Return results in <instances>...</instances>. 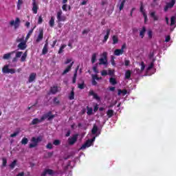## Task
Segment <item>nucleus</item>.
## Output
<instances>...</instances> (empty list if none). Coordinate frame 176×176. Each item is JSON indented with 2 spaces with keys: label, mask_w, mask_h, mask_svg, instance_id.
<instances>
[{
  "label": "nucleus",
  "mask_w": 176,
  "mask_h": 176,
  "mask_svg": "<svg viewBox=\"0 0 176 176\" xmlns=\"http://www.w3.org/2000/svg\"><path fill=\"white\" fill-rule=\"evenodd\" d=\"M43 141V137L42 136H38V138H32L31 139V142H32L33 143H31L29 145V148H35L36 146H38V144L41 142Z\"/></svg>",
  "instance_id": "1"
},
{
  "label": "nucleus",
  "mask_w": 176,
  "mask_h": 176,
  "mask_svg": "<svg viewBox=\"0 0 176 176\" xmlns=\"http://www.w3.org/2000/svg\"><path fill=\"white\" fill-rule=\"evenodd\" d=\"M54 118H55V115L52 114V111H50L47 113L43 114L41 119L43 121H45L46 119L48 121H52Z\"/></svg>",
  "instance_id": "2"
},
{
  "label": "nucleus",
  "mask_w": 176,
  "mask_h": 176,
  "mask_svg": "<svg viewBox=\"0 0 176 176\" xmlns=\"http://www.w3.org/2000/svg\"><path fill=\"white\" fill-rule=\"evenodd\" d=\"M175 3H176V0H170L169 2L165 3L164 11L165 12H168L169 9H172L173 8H174V6Z\"/></svg>",
  "instance_id": "3"
},
{
  "label": "nucleus",
  "mask_w": 176,
  "mask_h": 176,
  "mask_svg": "<svg viewBox=\"0 0 176 176\" xmlns=\"http://www.w3.org/2000/svg\"><path fill=\"white\" fill-rule=\"evenodd\" d=\"M78 139V134H74L72 138H69V139H67V144H69L70 146H73L74 144H76Z\"/></svg>",
  "instance_id": "4"
},
{
  "label": "nucleus",
  "mask_w": 176,
  "mask_h": 176,
  "mask_svg": "<svg viewBox=\"0 0 176 176\" xmlns=\"http://www.w3.org/2000/svg\"><path fill=\"white\" fill-rule=\"evenodd\" d=\"M102 56L103 58H100L99 65H107V53L103 52Z\"/></svg>",
  "instance_id": "5"
},
{
  "label": "nucleus",
  "mask_w": 176,
  "mask_h": 176,
  "mask_svg": "<svg viewBox=\"0 0 176 176\" xmlns=\"http://www.w3.org/2000/svg\"><path fill=\"white\" fill-rule=\"evenodd\" d=\"M2 72L6 74H14L15 73V69H9V65H5L2 68Z\"/></svg>",
  "instance_id": "6"
},
{
  "label": "nucleus",
  "mask_w": 176,
  "mask_h": 176,
  "mask_svg": "<svg viewBox=\"0 0 176 176\" xmlns=\"http://www.w3.org/2000/svg\"><path fill=\"white\" fill-rule=\"evenodd\" d=\"M56 19H58V23L66 21V16H63V11L61 10H58V12L56 13Z\"/></svg>",
  "instance_id": "7"
},
{
  "label": "nucleus",
  "mask_w": 176,
  "mask_h": 176,
  "mask_svg": "<svg viewBox=\"0 0 176 176\" xmlns=\"http://www.w3.org/2000/svg\"><path fill=\"white\" fill-rule=\"evenodd\" d=\"M10 26H14L15 30L19 28V27L20 25V19H19V18H16L15 21H14V20L10 21Z\"/></svg>",
  "instance_id": "8"
},
{
  "label": "nucleus",
  "mask_w": 176,
  "mask_h": 176,
  "mask_svg": "<svg viewBox=\"0 0 176 176\" xmlns=\"http://www.w3.org/2000/svg\"><path fill=\"white\" fill-rule=\"evenodd\" d=\"M88 96H93V99H95L97 101H100L101 98H100L99 96L97 95V94H95L94 90H90L88 93Z\"/></svg>",
  "instance_id": "9"
},
{
  "label": "nucleus",
  "mask_w": 176,
  "mask_h": 176,
  "mask_svg": "<svg viewBox=\"0 0 176 176\" xmlns=\"http://www.w3.org/2000/svg\"><path fill=\"white\" fill-rule=\"evenodd\" d=\"M55 174V172L52 169H44L43 173H41V176H46V175H49L50 176H53Z\"/></svg>",
  "instance_id": "10"
},
{
  "label": "nucleus",
  "mask_w": 176,
  "mask_h": 176,
  "mask_svg": "<svg viewBox=\"0 0 176 176\" xmlns=\"http://www.w3.org/2000/svg\"><path fill=\"white\" fill-rule=\"evenodd\" d=\"M38 7L37 3H36V0H32V12L34 14H37L38 13Z\"/></svg>",
  "instance_id": "11"
},
{
  "label": "nucleus",
  "mask_w": 176,
  "mask_h": 176,
  "mask_svg": "<svg viewBox=\"0 0 176 176\" xmlns=\"http://www.w3.org/2000/svg\"><path fill=\"white\" fill-rule=\"evenodd\" d=\"M58 92H60L59 87L58 86H53L50 88V93L52 95H55Z\"/></svg>",
  "instance_id": "12"
},
{
  "label": "nucleus",
  "mask_w": 176,
  "mask_h": 176,
  "mask_svg": "<svg viewBox=\"0 0 176 176\" xmlns=\"http://www.w3.org/2000/svg\"><path fill=\"white\" fill-rule=\"evenodd\" d=\"M91 145H92V144L90 141H86L85 143L82 145L81 148H80V150L84 151L87 148L91 146Z\"/></svg>",
  "instance_id": "13"
},
{
  "label": "nucleus",
  "mask_w": 176,
  "mask_h": 176,
  "mask_svg": "<svg viewBox=\"0 0 176 176\" xmlns=\"http://www.w3.org/2000/svg\"><path fill=\"white\" fill-rule=\"evenodd\" d=\"M47 52H48V41L46 40L45 44L44 45V47L43 48V52H41V54L43 55H45L46 54H47Z\"/></svg>",
  "instance_id": "14"
},
{
  "label": "nucleus",
  "mask_w": 176,
  "mask_h": 176,
  "mask_svg": "<svg viewBox=\"0 0 176 176\" xmlns=\"http://www.w3.org/2000/svg\"><path fill=\"white\" fill-rule=\"evenodd\" d=\"M110 32H111L110 29L106 30V35H104V37L103 38V40H102L103 43H106L108 38H109Z\"/></svg>",
  "instance_id": "15"
},
{
  "label": "nucleus",
  "mask_w": 176,
  "mask_h": 176,
  "mask_svg": "<svg viewBox=\"0 0 176 176\" xmlns=\"http://www.w3.org/2000/svg\"><path fill=\"white\" fill-rule=\"evenodd\" d=\"M74 64V62H72L71 65H67L66 69H65V70L63 71V73H62V75H65L67 73H68L69 71H71L72 67H73Z\"/></svg>",
  "instance_id": "16"
},
{
  "label": "nucleus",
  "mask_w": 176,
  "mask_h": 176,
  "mask_svg": "<svg viewBox=\"0 0 176 176\" xmlns=\"http://www.w3.org/2000/svg\"><path fill=\"white\" fill-rule=\"evenodd\" d=\"M140 12H141L142 14H143V16L144 18V21H146V19H147V16H146V14L145 12V10L144 9L143 3H141Z\"/></svg>",
  "instance_id": "17"
},
{
  "label": "nucleus",
  "mask_w": 176,
  "mask_h": 176,
  "mask_svg": "<svg viewBox=\"0 0 176 176\" xmlns=\"http://www.w3.org/2000/svg\"><path fill=\"white\" fill-rule=\"evenodd\" d=\"M15 54V51H12L11 52H9L8 54H5L3 56V60H9L10 58H11V56L12 54Z\"/></svg>",
  "instance_id": "18"
},
{
  "label": "nucleus",
  "mask_w": 176,
  "mask_h": 176,
  "mask_svg": "<svg viewBox=\"0 0 176 176\" xmlns=\"http://www.w3.org/2000/svg\"><path fill=\"white\" fill-rule=\"evenodd\" d=\"M17 47L18 48H19L20 50H25L27 48V43H20Z\"/></svg>",
  "instance_id": "19"
},
{
  "label": "nucleus",
  "mask_w": 176,
  "mask_h": 176,
  "mask_svg": "<svg viewBox=\"0 0 176 176\" xmlns=\"http://www.w3.org/2000/svg\"><path fill=\"white\" fill-rule=\"evenodd\" d=\"M36 73H31L30 78H28V82L32 83L36 79Z\"/></svg>",
  "instance_id": "20"
},
{
  "label": "nucleus",
  "mask_w": 176,
  "mask_h": 176,
  "mask_svg": "<svg viewBox=\"0 0 176 176\" xmlns=\"http://www.w3.org/2000/svg\"><path fill=\"white\" fill-rule=\"evenodd\" d=\"M44 120H42L41 118L40 120L38 118H34L33 120L31 122V125H37L38 123H41Z\"/></svg>",
  "instance_id": "21"
},
{
  "label": "nucleus",
  "mask_w": 176,
  "mask_h": 176,
  "mask_svg": "<svg viewBox=\"0 0 176 176\" xmlns=\"http://www.w3.org/2000/svg\"><path fill=\"white\" fill-rule=\"evenodd\" d=\"M43 38V30L40 31V33H38V37L36 39V42L39 43L41 41H42Z\"/></svg>",
  "instance_id": "22"
},
{
  "label": "nucleus",
  "mask_w": 176,
  "mask_h": 176,
  "mask_svg": "<svg viewBox=\"0 0 176 176\" xmlns=\"http://www.w3.org/2000/svg\"><path fill=\"white\" fill-rule=\"evenodd\" d=\"M146 32V28L145 26H143V28H142V30L140 31V34L141 38H144V37L145 36Z\"/></svg>",
  "instance_id": "23"
},
{
  "label": "nucleus",
  "mask_w": 176,
  "mask_h": 176,
  "mask_svg": "<svg viewBox=\"0 0 176 176\" xmlns=\"http://www.w3.org/2000/svg\"><path fill=\"white\" fill-rule=\"evenodd\" d=\"M124 52V50H123L116 49L113 52V54H115V56H120Z\"/></svg>",
  "instance_id": "24"
},
{
  "label": "nucleus",
  "mask_w": 176,
  "mask_h": 176,
  "mask_svg": "<svg viewBox=\"0 0 176 176\" xmlns=\"http://www.w3.org/2000/svg\"><path fill=\"white\" fill-rule=\"evenodd\" d=\"M28 51H25V53L23 54V56L21 57V62H25L27 58Z\"/></svg>",
  "instance_id": "25"
},
{
  "label": "nucleus",
  "mask_w": 176,
  "mask_h": 176,
  "mask_svg": "<svg viewBox=\"0 0 176 176\" xmlns=\"http://www.w3.org/2000/svg\"><path fill=\"white\" fill-rule=\"evenodd\" d=\"M74 99V88H72L71 94L69 95V100H73Z\"/></svg>",
  "instance_id": "26"
},
{
  "label": "nucleus",
  "mask_w": 176,
  "mask_h": 176,
  "mask_svg": "<svg viewBox=\"0 0 176 176\" xmlns=\"http://www.w3.org/2000/svg\"><path fill=\"white\" fill-rule=\"evenodd\" d=\"M55 21V18L54 16H51L50 21H49V25H50L51 28L54 27Z\"/></svg>",
  "instance_id": "27"
},
{
  "label": "nucleus",
  "mask_w": 176,
  "mask_h": 176,
  "mask_svg": "<svg viewBox=\"0 0 176 176\" xmlns=\"http://www.w3.org/2000/svg\"><path fill=\"white\" fill-rule=\"evenodd\" d=\"M34 30V28H33L32 29H31L30 30V32H28V35H26V37H25V41H28L30 38V37L32 34Z\"/></svg>",
  "instance_id": "28"
},
{
  "label": "nucleus",
  "mask_w": 176,
  "mask_h": 176,
  "mask_svg": "<svg viewBox=\"0 0 176 176\" xmlns=\"http://www.w3.org/2000/svg\"><path fill=\"white\" fill-rule=\"evenodd\" d=\"M97 131H98V126H96V124H94V125L93 126L92 129H91V133H92V135L96 134Z\"/></svg>",
  "instance_id": "29"
},
{
  "label": "nucleus",
  "mask_w": 176,
  "mask_h": 176,
  "mask_svg": "<svg viewBox=\"0 0 176 176\" xmlns=\"http://www.w3.org/2000/svg\"><path fill=\"white\" fill-rule=\"evenodd\" d=\"M109 82H110V84L112 85H117V80L114 78H110Z\"/></svg>",
  "instance_id": "30"
},
{
  "label": "nucleus",
  "mask_w": 176,
  "mask_h": 176,
  "mask_svg": "<svg viewBox=\"0 0 176 176\" xmlns=\"http://www.w3.org/2000/svg\"><path fill=\"white\" fill-rule=\"evenodd\" d=\"M113 113H114V111H113L112 109H109L107 113L109 118H112Z\"/></svg>",
  "instance_id": "31"
},
{
  "label": "nucleus",
  "mask_w": 176,
  "mask_h": 176,
  "mask_svg": "<svg viewBox=\"0 0 176 176\" xmlns=\"http://www.w3.org/2000/svg\"><path fill=\"white\" fill-rule=\"evenodd\" d=\"M122 94H123V96H125L126 94H127V90H126V89H124V90L118 89V95L120 96Z\"/></svg>",
  "instance_id": "32"
},
{
  "label": "nucleus",
  "mask_w": 176,
  "mask_h": 176,
  "mask_svg": "<svg viewBox=\"0 0 176 176\" xmlns=\"http://www.w3.org/2000/svg\"><path fill=\"white\" fill-rule=\"evenodd\" d=\"M113 39V45H116L118 43V38L116 35H113L112 37Z\"/></svg>",
  "instance_id": "33"
},
{
  "label": "nucleus",
  "mask_w": 176,
  "mask_h": 176,
  "mask_svg": "<svg viewBox=\"0 0 176 176\" xmlns=\"http://www.w3.org/2000/svg\"><path fill=\"white\" fill-rule=\"evenodd\" d=\"M22 5H23V0H18V2H17V10H21Z\"/></svg>",
  "instance_id": "34"
},
{
  "label": "nucleus",
  "mask_w": 176,
  "mask_h": 176,
  "mask_svg": "<svg viewBox=\"0 0 176 176\" xmlns=\"http://www.w3.org/2000/svg\"><path fill=\"white\" fill-rule=\"evenodd\" d=\"M23 42L27 43V41H25L24 36H23L22 38H16V43H23Z\"/></svg>",
  "instance_id": "35"
},
{
  "label": "nucleus",
  "mask_w": 176,
  "mask_h": 176,
  "mask_svg": "<svg viewBox=\"0 0 176 176\" xmlns=\"http://www.w3.org/2000/svg\"><path fill=\"white\" fill-rule=\"evenodd\" d=\"M131 73L130 70L126 71L125 78L127 80L131 78Z\"/></svg>",
  "instance_id": "36"
},
{
  "label": "nucleus",
  "mask_w": 176,
  "mask_h": 176,
  "mask_svg": "<svg viewBox=\"0 0 176 176\" xmlns=\"http://www.w3.org/2000/svg\"><path fill=\"white\" fill-rule=\"evenodd\" d=\"M87 113L88 116H91L92 115V112H93V109L91 107H87Z\"/></svg>",
  "instance_id": "37"
},
{
  "label": "nucleus",
  "mask_w": 176,
  "mask_h": 176,
  "mask_svg": "<svg viewBox=\"0 0 176 176\" xmlns=\"http://www.w3.org/2000/svg\"><path fill=\"white\" fill-rule=\"evenodd\" d=\"M16 163H17L16 160H14V161H13L12 164H10V168L12 169H14L15 166H16Z\"/></svg>",
  "instance_id": "38"
},
{
  "label": "nucleus",
  "mask_w": 176,
  "mask_h": 176,
  "mask_svg": "<svg viewBox=\"0 0 176 176\" xmlns=\"http://www.w3.org/2000/svg\"><path fill=\"white\" fill-rule=\"evenodd\" d=\"M176 21V16H172L170 17V26H173L175 25Z\"/></svg>",
  "instance_id": "39"
},
{
  "label": "nucleus",
  "mask_w": 176,
  "mask_h": 176,
  "mask_svg": "<svg viewBox=\"0 0 176 176\" xmlns=\"http://www.w3.org/2000/svg\"><path fill=\"white\" fill-rule=\"evenodd\" d=\"M96 56H97L96 53H94L92 54V57H91V63H95V62L96 61Z\"/></svg>",
  "instance_id": "40"
},
{
  "label": "nucleus",
  "mask_w": 176,
  "mask_h": 176,
  "mask_svg": "<svg viewBox=\"0 0 176 176\" xmlns=\"http://www.w3.org/2000/svg\"><path fill=\"white\" fill-rule=\"evenodd\" d=\"M126 3V0H122V1H121V3L120 5V10L122 11L123 10V8H124V4Z\"/></svg>",
  "instance_id": "41"
},
{
  "label": "nucleus",
  "mask_w": 176,
  "mask_h": 176,
  "mask_svg": "<svg viewBox=\"0 0 176 176\" xmlns=\"http://www.w3.org/2000/svg\"><path fill=\"white\" fill-rule=\"evenodd\" d=\"M28 140L27 138H23L22 139V141H21V144H22L23 145L28 144Z\"/></svg>",
  "instance_id": "42"
},
{
  "label": "nucleus",
  "mask_w": 176,
  "mask_h": 176,
  "mask_svg": "<svg viewBox=\"0 0 176 176\" xmlns=\"http://www.w3.org/2000/svg\"><path fill=\"white\" fill-rule=\"evenodd\" d=\"M153 66H154V60L153 62H151V63H150V65H148V67L146 68V71H151V69L153 68Z\"/></svg>",
  "instance_id": "43"
},
{
  "label": "nucleus",
  "mask_w": 176,
  "mask_h": 176,
  "mask_svg": "<svg viewBox=\"0 0 176 176\" xmlns=\"http://www.w3.org/2000/svg\"><path fill=\"white\" fill-rule=\"evenodd\" d=\"M66 45H63L60 48H59V50H58V54H62L63 52V50L64 48L66 47Z\"/></svg>",
  "instance_id": "44"
},
{
  "label": "nucleus",
  "mask_w": 176,
  "mask_h": 176,
  "mask_svg": "<svg viewBox=\"0 0 176 176\" xmlns=\"http://www.w3.org/2000/svg\"><path fill=\"white\" fill-rule=\"evenodd\" d=\"M7 165V160L6 158H2V166L6 167Z\"/></svg>",
  "instance_id": "45"
},
{
  "label": "nucleus",
  "mask_w": 176,
  "mask_h": 176,
  "mask_svg": "<svg viewBox=\"0 0 176 176\" xmlns=\"http://www.w3.org/2000/svg\"><path fill=\"white\" fill-rule=\"evenodd\" d=\"M92 79L94 80H102V77H98L97 75H94L92 76Z\"/></svg>",
  "instance_id": "46"
},
{
  "label": "nucleus",
  "mask_w": 176,
  "mask_h": 176,
  "mask_svg": "<svg viewBox=\"0 0 176 176\" xmlns=\"http://www.w3.org/2000/svg\"><path fill=\"white\" fill-rule=\"evenodd\" d=\"M19 131L14 132V133L10 134V138H14L16 137L17 135H19Z\"/></svg>",
  "instance_id": "47"
},
{
  "label": "nucleus",
  "mask_w": 176,
  "mask_h": 176,
  "mask_svg": "<svg viewBox=\"0 0 176 176\" xmlns=\"http://www.w3.org/2000/svg\"><path fill=\"white\" fill-rule=\"evenodd\" d=\"M114 72H115L114 70L109 69V70H108L107 75H109V76H113V75H114Z\"/></svg>",
  "instance_id": "48"
},
{
  "label": "nucleus",
  "mask_w": 176,
  "mask_h": 176,
  "mask_svg": "<svg viewBox=\"0 0 176 176\" xmlns=\"http://www.w3.org/2000/svg\"><path fill=\"white\" fill-rule=\"evenodd\" d=\"M54 104L56 105H58L60 104V100H58V98H54Z\"/></svg>",
  "instance_id": "49"
},
{
  "label": "nucleus",
  "mask_w": 176,
  "mask_h": 176,
  "mask_svg": "<svg viewBox=\"0 0 176 176\" xmlns=\"http://www.w3.org/2000/svg\"><path fill=\"white\" fill-rule=\"evenodd\" d=\"M53 144L54 146H58L60 144V141L58 140H55L54 142H53Z\"/></svg>",
  "instance_id": "50"
},
{
  "label": "nucleus",
  "mask_w": 176,
  "mask_h": 176,
  "mask_svg": "<svg viewBox=\"0 0 176 176\" xmlns=\"http://www.w3.org/2000/svg\"><path fill=\"white\" fill-rule=\"evenodd\" d=\"M23 54L22 52H17L16 54H15V57L16 58H21Z\"/></svg>",
  "instance_id": "51"
},
{
  "label": "nucleus",
  "mask_w": 176,
  "mask_h": 176,
  "mask_svg": "<svg viewBox=\"0 0 176 176\" xmlns=\"http://www.w3.org/2000/svg\"><path fill=\"white\" fill-rule=\"evenodd\" d=\"M102 76H107L108 75L107 71L105 69H103L101 72Z\"/></svg>",
  "instance_id": "52"
},
{
  "label": "nucleus",
  "mask_w": 176,
  "mask_h": 176,
  "mask_svg": "<svg viewBox=\"0 0 176 176\" xmlns=\"http://www.w3.org/2000/svg\"><path fill=\"white\" fill-rule=\"evenodd\" d=\"M89 32H90L89 29H85V30H82V35L87 34Z\"/></svg>",
  "instance_id": "53"
},
{
  "label": "nucleus",
  "mask_w": 176,
  "mask_h": 176,
  "mask_svg": "<svg viewBox=\"0 0 176 176\" xmlns=\"http://www.w3.org/2000/svg\"><path fill=\"white\" fill-rule=\"evenodd\" d=\"M46 148H48V149H52L53 148V145L52 143H48L47 145H46Z\"/></svg>",
  "instance_id": "54"
},
{
  "label": "nucleus",
  "mask_w": 176,
  "mask_h": 176,
  "mask_svg": "<svg viewBox=\"0 0 176 176\" xmlns=\"http://www.w3.org/2000/svg\"><path fill=\"white\" fill-rule=\"evenodd\" d=\"M43 20L42 16H38V25L42 24V23H43Z\"/></svg>",
  "instance_id": "55"
},
{
  "label": "nucleus",
  "mask_w": 176,
  "mask_h": 176,
  "mask_svg": "<svg viewBox=\"0 0 176 176\" xmlns=\"http://www.w3.org/2000/svg\"><path fill=\"white\" fill-rule=\"evenodd\" d=\"M145 69V63L144 62H141V72H143Z\"/></svg>",
  "instance_id": "56"
},
{
  "label": "nucleus",
  "mask_w": 176,
  "mask_h": 176,
  "mask_svg": "<svg viewBox=\"0 0 176 176\" xmlns=\"http://www.w3.org/2000/svg\"><path fill=\"white\" fill-rule=\"evenodd\" d=\"M78 88L80 89H84V88H85V85H84V82H82V83H81V84H78Z\"/></svg>",
  "instance_id": "57"
},
{
  "label": "nucleus",
  "mask_w": 176,
  "mask_h": 176,
  "mask_svg": "<svg viewBox=\"0 0 176 176\" xmlns=\"http://www.w3.org/2000/svg\"><path fill=\"white\" fill-rule=\"evenodd\" d=\"M93 71L96 73L98 74L99 73V71L97 69V65H94V67H93Z\"/></svg>",
  "instance_id": "58"
},
{
  "label": "nucleus",
  "mask_w": 176,
  "mask_h": 176,
  "mask_svg": "<svg viewBox=\"0 0 176 176\" xmlns=\"http://www.w3.org/2000/svg\"><path fill=\"white\" fill-rule=\"evenodd\" d=\"M113 11H114V6H112V8H111V10H108V12H108V14H109V15L112 14Z\"/></svg>",
  "instance_id": "59"
},
{
  "label": "nucleus",
  "mask_w": 176,
  "mask_h": 176,
  "mask_svg": "<svg viewBox=\"0 0 176 176\" xmlns=\"http://www.w3.org/2000/svg\"><path fill=\"white\" fill-rule=\"evenodd\" d=\"M76 73L74 74V78H72V83L75 84L76 83Z\"/></svg>",
  "instance_id": "60"
},
{
  "label": "nucleus",
  "mask_w": 176,
  "mask_h": 176,
  "mask_svg": "<svg viewBox=\"0 0 176 176\" xmlns=\"http://www.w3.org/2000/svg\"><path fill=\"white\" fill-rule=\"evenodd\" d=\"M67 4H63V6H62V10H63V11L67 12Z\"/></svg>",
  "instance_id": "61"
},
{
  "label": "nucleus",
  "mask_w": 176,
  "mask_h": 176,
  "mask_svg": "<svg viewBox=\"0 0 176 176\" xmlns=\"http://www.w3.org/2000/svg\"><path fill=\"white\" fill-rule=\"evenodd\" d=\"M147 35H148V38H152V31H151V30H149V31L147 32Z\"/></svg>",
  "instance_id": "62"
},
{
  "label": "nucleus",
  "mask_w": 176,
  "mask_h": 176,
  "mask_svg": "<svg viewBox=\"0 0 176 176\" xmlns=\"http://www.w3.org/2000/svg\"><path fill=\"white\" fill-rule=\"evenodd\" d=\"M87 1H89V0H84L81 2L80 5L81 6H85L87 5Z\"/></svg>",
  "instance_id": "63"
},
{
  "label": "nucleus",
  "mask_w": 176,
  "mask_h": 176,
  "mask_svg": "<svg viewBox=\"0 0 176 176\" xmlns=\"http://www.w3.org/2000/svg\"><path fill=\"white\" fill-rule=\"evenodd\" d=\"M170 38H171L170 37V36L168 35V36H166V38H165V42H166V43L169 42Z\"/></svg>",
  "instance_id": "64"
}]
</instances>
